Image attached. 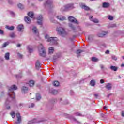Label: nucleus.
<instances>
[{
  "mask_svg": "<svg viewBox=\"0 0 124 124\" xmlns=\"http://www.w3.org/2000/svg\"><path fill=\"white\" fill-rule=\"evenodd\" d=\"M100 84H103V83H104V80L103 79H101L100 80Z\"/></svg>",
  "mask_w": 124,
  "mask_h": 124,
  "instance_id": "09e8293b",
  "label": "nucleus"
},
{
  "mask_svg": "<svg viewBox=\"0 0 124 124\" xmlns=\"http://www.w3.org/2000/svg\"><path fill=\"white\" fill-rule=\"evenodd\" d=\"M29 85L30 87H33L34 85V81L33 80H31L29 82Z\"/></svg>",
  "mask_w": 124,
  "mask_h": 124,
  "instance_id": "b1692460",
  "label": "nucleus"
},
{
  "mask_svg": "<svg viewBox=\"0 0 124 124\" xmlns=\"http://www.w3.org/2000/svg\"><path fill=\"white\" fill-rule=\"evenodd\" d=\"M38 51L39 56L41 57H46V50H45L44 46L42 44L38 46Z\"/></svg>",
  "mask_w": 124,
  "mask_h": 124,
  "instance_id": "f03ea898",
  "label": "nucleus"
},
{
  "mask_svg": "<svg viewBox=\"0 0 124 124\" xmlns=\"http://www.w3.org/2000/svg\"><path fill=\"white\" fill-rule=\"evenodd\" d=\"M6 29H7V30H9V31H13V30H14V26L9 27L8 26H6Z\"/></svg>",
  "mask_w": 124,
  "mask_h": 124,
  "instance_id": "a878e982",
  "label": "nucleus"
},
{
  "mask_svg": "<svg viewBox=\"0 0 124 124\" xmlns=\"http://www.w3.org/2000/svg\"><path fill=\"white\" fill-rule=\"evenodd\" d=\"M28 50L30 53H31L32 52V48H31L30 46L28 47Z\"/></svg>",
  "mask_w": 124,
  "mask_h": 124,
  "instance_id": "58836bf2",
  "label": "nucleus"
},
{
  "mask_svg": "<svg viewBox=\"0 0 124 124\" xmlns=\"http://www.w3.org/2000/svg\"><path fill=\"white\" fill-rule=\"evenodd\" d=\"M18 57H19V58H22V57H23V55H22L21 54H20V53L18 54Z\"/></svg>",
  "mask_w": 124,
  "mask_h": 124,
  "instance_id": "3c124183",
  "label": "nucleus"
},
{
  "mask_svg": "<svg viewBox=\"0 0 124 124\" xmlns=\"http://www.w3.org/2000/svg\"><path fill=\"white\" fill-rule=\"evenodd\" d=\"M121 66H124V64H122Z\"/></svg>",
  "mask_w": 124,
  "mask_h": 124,
  "instance_id": "052dcab7",
  "label": "nucleus"
},
{
  "mask_svg": "<svg viewBox=\"0 0 124 124\" xmlns=\"http://www.w3.org/2000/svg\"><path fill=\"white\" fill-rule=\"evenodd\" d=\"M92 60L93 62H98V59H97L94 57H92Z\"/></svg>",
  "mask_w": 124,
  "mask_h": 124,
  "instance_id": "c9c22d12",
  "label": "nucleus"
},
{
  "mask_svg": "<svg viewBox=\"0 0 124 124\" xmlns=\"http://www.w3.org/2000/svg\"><path fill=\"white\" fill-rule=\"evenodd\" d=\"M9 56H10L9 53L8 52L6 53L5 55V60H9Z\"/></svg>",
  "mask_w": 124,
  "mask_h": 124,
  "instance_id": "7c9ffc66",
  "label": "nucleus"
},
{
  "mask_svg": "<svg viewBox=\"0 0 124 124\" xmlns=\"http://www.w3.org/2000/svg\"><path fill=\"white\" fill-rule=\"evenodd\" d=\"M52 3H53V1H50V0H48L47 2H46V3H45L44 4V6H47V4L48 5H50V4H52Z\"/></svg>",
  "mask_w": 124,
  "mask_h": 124,
  "instance_id": "aec40b11",
  "label": "nucleus"
},
{
  "mask_svg": "<svg viewBox=\"0 0 124 124\" xmlns=\"http://www.w3.org/2000/svg\"><path fill=\"white\" fill-rule=\"evenodd\" d=\"M106 54H109V50H107L106 52H105Z\"/></svg>",
  "mask_w": 124,
  "mask_h": 124,
  "instance_id": "864d4df0",
  "label": "nucleus"
},
{
  "mask_svg": "<svg viewBox=\"0 0 124 124\" xmlns=\"http://www.w3.org/2000/svg\"><path fill=\"white\" fill-rule=\"evenodd\" d=\"M11 116H12V117L14 118H15V112L12 111L10 113Z\"/></svg>",
  "mask_w": 124,
  "mask_h": 124,
  "instance_id": "e433bc0d",
  "label": "nucleus"
},
{
  "mask_svg": "<svg viewBox=\"0 0 124 124\" xmlns=\"http://www.w3.org/2000/svg\"><path fill=\"white\" fill-rule=\"evenodd\" d=\"M10 14H11V15L14 16L16 15L15 13H14V12H10Z\"/></svg>",
  "mask_w": 124,
  "mask_h": 124,
  "instance_id": "a18cd8bd",
  "label": "nucleus"
},
{
  "mask_svg": "<svg viewBox=\"0 0 124 124\" xmlns=\"http://www.w3.org/2000/svg\"><path fill=\"white\" fill-rule=\"evenodd\" d=\"M82 52H84L83 50H81V49H78L77 51V55H78V57H79L80 54L81 53H82Z\"/></svg>",
  "mask_w": 124,
  "mask_h": 124,
  "instance_id": "c756f323",
  "label": "nucleus"
},
{
  "mask_svg": "<svg viewBox=\"0 0 124 124\" xmlns=\"http://www.w3.org/2000/svg\"><path fill=\"white\" fill-rule=\"evenodd\" d=\"M110 69H111V70H113V71H117V70H118V67L115 66H110Z\"/></svg>",
  "mask_w": 124,
  "mask_h": 124,
  "instance_id": "5701e85b",
  "label": "nucleus"
},
{
  "mask_svg": "<svg viewBox=\"0 0 124 124\" xmlns=\"http://www.w3.org/2000/svg\"><path fill=\"white\" fill-rule=\"evenodd\" d=\"M32 31L33 32H34V33H36L37 32H38L37 29H36V27H34L32 29Z\"/></svg>",
  "mask_w": 124,
  "mask_h": 124,
  "instance_id": "cd10ccee",
  "label": "nucleus"
},
{
  "mask_svg": "<svg viewBox=\"0 0 124 124\" xmlns=\"http://www.w3.org/2000/svg\"><path fill=\"white\" fill-rule=\"evenodd\" d=\"M107 33H108L107 32L103 31L98 33L97 34V36H98V37H104V36H105V35H106V34H107Z\"/></svg>",
  "mask_w": 124,
  "mask_h": 124,
  "instance_id": "423d86ee",
  "label": "nucleus"
},
{
  "mask_svg": "<svg viewBox=\"0 0 124 124\" xmlns=\"http://www.w3.org/2000/svg\"><path fill=\"white\" fill-rule=\"evenodd\" d=\"M94 96H95V97H97V96H98V95L95 94Z\"/></svg>",
  "mask_w": 124,
  "mask_h": 124,
  "instance_id": "4d7b16f0",
  "label": "nucleus"
},
{
  "mask_svg": "<svg viewBox=\"0 0 124 124\" xmlns=\"http://www.w3.org/2000/svg\"><path fill=\"white\" fill-rule=\"evenodd\" d=\"M56 18L60 21H65L66 20V18L63 16H57Z\"/></svg>",
  "mask_w": 124,
  "mask_h": 124,
  "instance_id": "9d476101",
  "label": "nucleus"
},
{
  "mask_svg": "<svg viewBox=\"0 0 124 124\" xmlns=\"http://www.w3.org/2000/svg\"><path fill=\"white\" fill-rule=\"evenodd\" d=\"M74 115H75V116H78L79 117H82V116H83L81 113L78 112H75Z\"/></svg>",
  "mask_w": 124,
  "mask_h": 124,
  "instance_id": "473e14b6",
  "label": "nucleus"
},
{
  "mask_svg": "<svg viewBox=\"0 0 124 124\" xmlns=\"http://www.w3.org/2000/svg\"><path fill=\"white\" fill-rule=\"evenodd\" d=\"M69 27H70V28H71V29H72L73 30H75V28L71 24H69Z\"/></svg>",
  "mask_w": 124,
  "mask_h": 124,
  "instance_id": "a19ab883",
  "label": "nucleus"
},
{
  "mask_svg": "<svg viewBox=\"0 0 124 124\" xmlns=\"http://www.w3.org/2000/svg\"><path fill=\"white\" fill-rule=\"evenodd\" d=\"M17 86L15 85H13L12 86L9 88V98L7 99V100L10 101L12 99L15 98V93H14V90H17Z\"/></svg>",
  "mask_w": 124,
  "mask_h": 124,
  "instance_id": "f257e3e1",
  "label": "nucleus"
},
{
  "mask_svg": "<svg viewBox=\"0 0 124 124\" xmlns=\"http://www.w3.org/2000/svg\"><path fill=\"white\" fill-rule=\"evenodd\" d=\"M50 93L52 94H58V91L55 90H50Z\"/></svg>",
  "mask_w": 124,
  "mask_h": 124,
  "instance_id": "393cba45",
  "label": "nucleus"
},
{
  "mask_svg": "<svg viewBox=\"0 0 124 124\" xmlns=\"http://www.w3.org/2000/svg\"><path fill=\"white\" fill-rule=\"evenodd\" d=\"M90 19L91 20V21H92V22H93L94 23H98V20L96 19H93V16H91L90 18Z\"/></svg>",
  "mask_w": 124,
  "mask_h": 124,
  "instance_id": "bb28decb",
  "label": "nucleus"
},
{
  "mask_svg": "<svg viewBox=\"0 0 124 124\" xmlns=\"http://www.w3.org/2000/svg\"><path fill=\"white\" fill-rule=\"evenodd\" d=\"M45 37L46 39H47L48 42L52 43V44H56L57 41H58V38L57 37H50L48 35H46Z\"/></svg>",
  "mask_w": 124,
  "mask_h": 124,
  "instance_id": "20e7f679",
  "label": "nucleus"
},
{
  "mask_svg": "<svg viewBox=\"0 0 124 124\" xmlns=\"http://www.w3.org/2000/svg\"><path fill=\"white\" fill-rule=\"evenodd\" d=\"M53 86L55 87H59V86H60V83L58 81H55L53 83Z\"/></svg>",
  "mask_w": 124,
  "mask_h": 124,
  "instance_id": "c85d7f7f",
  "label": "nucleus"
},
{
  "mask_svg": "<svg viewBox=\"0 0 124 124\" xmlns=\"http://www.w3.org/2000/svg\"><path fill=\"white\" fill-rule=\"evenodd\" d=\"M31 16H26L24 18V20L26 22V23H27V24H30L31 23Z\"/></svg>",
  "mask_w": 124,
  "mask_h": 124,
  "instance_id": "9b49d317",
  "label": "nucleus"
},
{
  "mask_svg": "<svg viewBox=\"0 0 124 124\" xmlns=\"http://www.w3.org/2000/svg\"><path fill=\"white\" fill-rule=\"evenodd\" d=\"M105 88L107 90H111L112 89V84L111 83H108L106 85Z\"/></svg>",
  "mask_w": 124,
  "mask_h": 124,
  "instance_id": "4468645a",
  "label": "nucleus"
},
{
  "mask_svg": "<svg viewBox=\"0 0 124 124\" xmlns=\"http://www.w3.org/2000/svg\"><path fill=\"white\" fill-rule=\"evenodd\" d=\"M7 109H8V110L10 109V107H7Z\"/></svg>",
  "mask_w": 124,
  "mask_h": 124,
  "instance_id": "13d9d810",
  "label": "nucleus"
},
{
  "mask_svg": "<svg viewBox=\"0 0 124 124\" xmlns=\"http://www.w3.org/2000/svg\"><path fill=\"white\" fill-rule=\"evenodd\" d=\"M109 6H110V4L109 3H103L102 7L104 8H108V7H109Z\"/></svg>",
  "mask_w": 124,
  "mask_h": 124,
  "instance_id": "ddd939ff",
  "label": "nucleus"
},
{
  "mask_svg": "<svg viewBox=\"0 0 124 124\" xmlns=\"http://www.w3.org/2000/svg\"><path fill=\"white\" fill-rule=\"evenodd\" d=\"M28 88L25 86L22 87V88H21L22 92L23 93H26L28 92Z\"/></svg>",
  "mask_w": 124,
  "mask_h": 124,
  "instance_id": "2eb2a0df",
  "label": "nucleus"
},
{
  "mask_svg": "<svg viewBox=\"0 0 124 124\" xmlns=\"http://www.w3.org/2000/svg\"><path fill=\"white\" fill-rule=\"evenodd\" d=\"M17 5V7L19 8V9H24V8H25L24 5H22V3H18Z\"/></svg>",
  "mask_w": 124,
  "mask_h": 124,
  "instance_id": "a211bd4d",
  "label": "nucleus"
},
{
  "mask_svg": "<svg viewBox=\"0 0 124 124\" xmlns=\"http://www.w3.org/2000/svg\"><path fill=\"white\" fill-rule=\"evenodd\" d=\"M33 107H34V104L32 103L31 104V106H29V108H32Z\"/></svg>",
  "mask_w": 124,
  "mask_h": 124,
  "instance_id": "49530a36",
  "label": "nucleus"
},
{
  "mask_svg": "<svg viewBox=\"0 0 124 124\" xmlns=\"http://www.w3.org/2000/svg\"><path fill=\"white\" fill-rule=\"evenodd\" d=\"M36 123H39L36 121V119H34L33 120H31L29 122H28V124H35Z\"/></svg>",
  "mask_w": 124,
  "mask_h": 124,
  "instance_id": "412c9836",
  "label": "nucleus"
},
{
  "mask_svg": "<svg viewBox=\"0 0 124 124\" xmlns=\"http://www.w3.org/2000/svg\"><path fill=\"white\" fill-rule=\"evenodd\" d=\"M10 36L11 37H16V35H15V34L14 33H12L10 34Z\"/></svg>",
  "mask_w": 124,
  "mask_h": 124,
  "instance_id": "ea45409f",
  "label": "nucleus"
},
{
  "mask_svg": "<svg viewBox=\"0 0 124 124\" xmlns=\"http://www.w3.org/2000/svg\"><path fill=\"white\" fill-rule=\"evenodd\" d=\"M115 27H117V25H116V24H113L111 25V28H115Z\"/></svg>",
  "mask_w": 124,
  "mask_h": 124,
  "instance_id": "de8ad7c7",
  "label": "nucleus"
},
{
  "mask_svg": "<svg viewBox=\"0 0 124 124\" xmlns=\"http://www.w3.org/2000/svg\"><path fill=\"white\" fill-rule=\"evenodd\" d=\"M36 98L37 100H40V99H41V96H40L39 94H37L36 95Z\"/></svg>",
  "mask_w": 124,
  "mask_h": 124,
  "instance_id": "72a5a7b5",
  "label": "nucleus"
},
{
  "mask_svg": "<svg viewBox=\"0 0 124 124\" xmlns=\"http://www.w3.org/2000/svg\"><path fill=\"white\" fill-rule=\"evenodd\" d=\"M37 23L39 25H42V16H39L37 18Z\"/></svg>",
  "mask_w": 124,
  "mask_h": 124,
  "instance_id": "f8f14e48",
  "label": "nucleus"
},
{
  "mask_svg": "<svg viewBox=\"0 0 124 124\" xmlns=\"http://www.w3.org/2000/svg\"><path fill=\"white\" fill-rule=\"evenodd\" d=\"M57 31L60 34H64L65 33V30L62 27H58Z\"/></svg>",
  "mask_w": 124,
  "mask_h": 124,
  "instance_id": "39448f33",
  "label": "nucleus"
},
{
  "mask_svg": "<svg viewBox=\"0 0 124 124\" xmlns=\"http://www.w3.org/2000/svg\"><path fill=\"white\" fill-rule=\"evenodd\" d=\"M90 85L92 87H94L95 86V80L93 79L92 80L90 81Z\"/></svg>",
  "mask_w": 124,
  "mask_h": 124,
  "instance_id": "6ab92c4d",
  "label": "nucleus"
},
{
  "mask_svg": "<svg viewBox=\"0 0 124 124\" xmlns=\"http://www.w3.org/2000/svg\"><path fill=\"white\" fill-rule=\"evenodd\" d=\"M54 52V48L53 47H50L49 48L48 53L49 54H53Z\"/></svg>",
  "mask_w": 124,
  "mask_h": 124,
  "instance_id": "4be33fe9",
  "label": "nucleus"
},
{
  "mask_svg": "<svg viewBox=\"0 0 124 124\" xmlns=\"http://www.w3.org/2000/svg\"><path fill=\"white\" fill-rule=\"evenodd\" d=\"M122 117H124V111H123L122 112Z\"/></svg>",
  "mask_w": 124,
  "mask_h": 124,
  "instance_id": "6e6d98bb",
  "label": "nucleus"
},
{
  "mask_svg": "<svg viewBox=\"0 0 124 124\" xmlns=\"http://www.w3.org/2000/svg\"><path fill=\"white\" fill-rule=\"evenodd\" d=\"M68 20H69V21H70V22H75V23H76L77 24L78 23V22H77V21H76V19H75V18H74V17H73V16H69L68 17Z\"/></svg>",
  "mask_w": 124,
  "mask_h": 124,
  "instance_id": "6e6552de",
  "label": "nucleus"
},
{
  "mask_svg": "<svg viewBox=\"0 0 124 124\" xmlns=\"http://www.w3.org/2000/svg\"><path fill=\"white\" fill-rule=\"evenodd\" d=\"M3 34V31L0 29V34Z\"/></svg>",
  "mask_w": 124,
  "mask_h": 124,
  "instance_id": "8fccbe9b",
  "label": "nucleus"
},
{
  "mask_svg": "<svg viewBox=\"0 0 124 124\" xmlns=\"http://www.w3.org/2000/svg\"><path fill=\"white\" fill-rule=\"evenodd\" d=\"M103 108H104L105 110H107V107L104 106V107H103Z\"/></svg>",
  "mask_w": 124,
  "mask_h": 124,
  "instance_id": "603ef678",
  "label": "nucleus"
},
{
  "mask_svg": "<svg viewBox=\"0 0 124 124\" xmlns=\"http://www.w3.org/2000/svg\"><path fill=\"white\" fill-rule=\"evenodd\" d=\"M17 30L19 31H24V26L22 24H20L17 26Z\"/></svg>",
  "mask_w": 124,
  "mask_h": 124,
  "instance_id": "1a4fd4ad",
  "label": "nucleus"
},
{
  "mask_svg": "<svg viewBox=\"0 0 124 124\" xmlns=\"http://www.w3.org/2000/svg\"><path fill=\"white\" fill-rule=\"evenodd\" d=\"M93 35H90V36L88 37V40H92V38H93Z\"/></svg>",
  "mask_w": 124,
  "mask_h": 124,
  "instance_id": "c03bdc74",
  "label": "nucleus"
},
{
  "mask_svg": "<svg viewBox=\"0 0 124 124\" xmlns=\"http://www.w3.org/2000/svg\"><path fill=\"white\" fill-rule=\"evenodd\" d=\"M39 1H43V0H38Z\"/></svg>",
  "mask_w": 124,
  "mask_h": 124,
  "instance_id": "bf43d9fd",
  "label": "nucleus"
},
{
  "mask_svg": "<svg viewBox=\"0 0 124 124\" xmlns=\"http://www.w3.org/2000/svg\"><path fill=\"white\" fill-rule=\"evenodd\" d=\"M27 15H28V16H34L35 14H34V13L33 12H29L27 14Z\"/></svg>",
  "mask_w": 124,
  "mask_h": 124,
  "instance_id": "2f4dec72",
  "label": "nucleus"
},
{
  "mask_svg": "<svg viewBox=\"0 0 124 124\" xmlns=\"http://www.w3.org/2000/svg\"><path fill=\"white\" fill-rule=\"evenodd\" d=\"M74 8H75V7H74V4L70 3L62 7L61 8L60 10L61 11H67V10H71L72 9H74Z\"/></svg>",
  "mask_w": 124,
  "mask_h": 124,
  "instance_id": "7ed1b4c3",
  "label": "nucleus"
},
{
  "mask_svg": "<svg viewBox=\"0 0 124 124\" xmlns=\"http://www.w3.org/2000/svg\"><path fill=\"white\" fill-rule=\"evenodd\" d=\"M111 58H112V59L114 60V61H117V57L115 56H112Z\"/></svg>",
  "mask_w": 124,
  "mask_h": 124,
  "instance_id": "79ce46f5",
  "label": "nucleus"
},
{
  "mask_svg": "<svg viewBox=\"0 0 124 124\" xmlns=\"http://www.w3.org/2000/svg\"><path fill=\"white\" fill-rule=\"evenodd\" d=\"M16 117L17 118V122L18 123H21V115H20V113H16Z\"/></svg>",
  "mask_w": 124,
  "mask_h": 124,
  "instance_id": "f3484780",
  "label": "nucleus"
},
{
  "mask_svg": "<svg viewBox=\"0 0 124 124\" xmlns=\"http://www.w3.org/2000/svg\"><path fill=\"white\" fill-rule=\"evenodd\" d=\"M8 44H9V42H8L4 43L2 45V47L4 48V47H6L7 45H8Z\"/></svg>",
  "mask_w": 124,
  "mask_h": 124,
  "instance_id": "f704fd0d",
  "label": "nucleus"
},
{
  "mask_svg": "<svg viewBox=\"0 0 124 124\" xmlns=\"http://www.w3.org/2000/svg\"><path fill=\"white\" fill-rule=\"evenodd\" d=\"M33 16H32L31 18H32Z\"/></svg>",
  "mask_w": 124,
  "mask_h": 124,
  "instance_id": "680f3d73",
  "label": "nucleus"
},
{
  "mask_svg": "<svg viewBox=\"0 0 124 124\" xmlns=\"http://www.w3.org/2000/svg\"><path fill=\"white\" fill-rule=\"evenodd\" d=\"M100 67L103 70L104 69V68H105V67H104V65L103 64L100 65Z\"/></svg>",
  "mask_w": 124,
  "mask_h": 124,
  "instance_id": "37998d69",
  "label": "nucleus"
},
{
  "mask_svg": "<svg viewBox=\"0 0 124 124\" xmlns=\"http://www.w3.org/2000/svg\"><path fill=\"white\" fill-rule=\"evenodd\" d=\"M108 20H110V21H112V20L114 19V17L112 16H108Z\"/></svg>",
  "mask_w": 124,
  "mask_h": 124,
  "instance_id": "4c0bfd02",
  "label": "nucleus"
},
{
  "mask_svg": "<svg viewBox=\"0 0 124 124\" xmlns=\"http://www.w3.org/2000/svg\"><path fill=\"white\" fill-rule=\"evenodd\" d=\"M80 7H81V8L82 9H84V10H86V11L91 10V9L90 8V7H89L88 6L85 4H82L80 5Z\"/></svg>",
  "mask_w": 124,
  "mask_h": 124,
  "instance_id": "0eeeda50",
  "label": "nucleus"
},
{
  "mask_svg": "<svg viewBox=\"0 0 124 124\" xmlns=\"http://www.w3.org/2000/svg\"><path fill=\"white\" fill-rule=\"evenodd\" d=\"M17 47H21V44H17Z\"/></svg>",
  "mask_w": 124,
  "mask_h": 124,
  "instance_id": "5fc2aeb1",
  "label": "nucleus"
},
{
  "mask_svg": "<svg viewBox=\"0 0 124 124\" xmlns=\"http://www.w3.org/2000/svg\"><path fill=\"white\" fill-rule=\"evenodd\" d=\"M35 67L36 69L37 70H38L40 67V63L39 62V61L38 60H37L36 62Z\"/></svg>",
  "mask_w": 124,
  "mask_h": 124,
  "instance_id": "dca6fc26",
  "label": "nucleus"
}]
</instances>
